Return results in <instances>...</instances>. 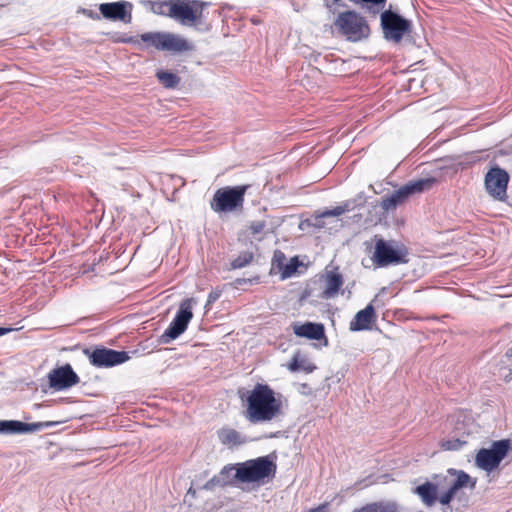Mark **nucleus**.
Here are the masks:
<instances>
[{
  "label": "nucleus",
  "mask_w": 512,
  "mask_h": 512,
  "mask_svg": "<svg viewBox=\"0 0 512 512\" xmlns=\"http://www.w3.org/2000/svg\"><path fill=\"white\" fill-rule=\"evenodd\" d=\"M245 418L250 423L270 422L281 414V401L266 384H257L247 397Z\"/></svg>",
  "instance_id": "nucleus-1"
},
{
  "label": "nucleus",
  "mask_w": 512,
  "mask_h": 512,
  "mask_svg": "<svg viewBox=\"0 0 512 512\" xmlns=\"http://www.w3.org/2000/svg\"><path fill=\"white\" fill-rule=\"evenodd\" d=\"M277 465L269 456L237 463L234 477L242 483H262L275 477Z\"/></svg>",
  "instance_id": "nucleus-2"
},
{
  "label": "nucleus",
  "mask_w": 512,
  "mask_h": 512,
  "mask_svg": "<svg viewBox=\"0 0 512 512\" xmlns=\"http://www.w3.org/2000/svg\"><path fill=\"white\" fill-rule=\"evenodd\" d=\"M207 6L208 3L199 0H174L171 9L168 10V17L183 26L203 30V11ZM204 30H208V27Z\"/></svg>",
  "instance_id": "nucleus-3"
},
{
  "label": "nucleus",
  "mask_w": 512,
  "mask_h": 512,
  "mask_svg": "<svg viewBox=\"0 0 512 512\" xmlns=\"http://www.w3.org/2000/svg\"><path fill=\"white\" fill-rule=\"evenodd\" d=\"M140 40L159 51L173 54L191 52L194 44L183 36L171 32H147L140 35Z\"/></svg>",
  "instance_id": "nucleus-4"
},
{
  "label": "nucleus",
  "mask_w": 512,
  "mask_h": 512,
  "mask_svg": "<svg viewBox=\"0 0 512 512\" xmlns=\"http://www.w3.org/2000/svg\"><path fill=\"white\" fill-rule=\"evenodd\" d=\"M334 25L346 40L358 42L366 39L370 34V28L367 21L355 11H344L339 13Z\"/></svg>",
  "instance_id": "nucleus-5"
},
{
  "label": "nucleus",
  "mask_w": 512,
  "mask_h": 512,
  "mask_svg": "<svg viewBox=\"0 0 512 512\" xmlns=\"http://www.w3.org/2000/svg\"><path fill=\"white\" fill-rule=\"evenodd\" d=\"M407 249L397 241L377 238L372 260L378 267L404 264L408 262Z\"/></svg>",
  "instance_id": "nucleus-6"
},
{
  "label": "nucleus",
  "mask_w": 512,
  "mask_h": 512,
  "mask_svg": "<svg viewBox=\"0 0 512 512\" xmlns=\"http://www.w3.org/2000/svg\"><path fill=\"white\" fill-rule=\"evenodd\" d=\"M435 182L436 179L433 177L409 181L398 190L394 191L390 196L383 198L380 206L384 211L394 210L410 196L431 189Z\"/></svg>",
  "instance_id": "nucleus-7"
},
{
  "label": "nucleus",
  "mask_w": 512,
  "mask_h": 512,
  "mask_svg": "<svg viewBox=\"0 0 512 512\" xmlns=\"http://www.w3.org/2000/svg\"><path fill=\"white\" fill-rule=\"evenodd\" d=\"M249 185L226 186L218 189L210 203L214 212H231L243 207Z\"/></svg>",
  "instance_id": "nucleus-8"
},
{
  "label": "nucleus",
  "mask_w": 512,
  "mask_h": 512,
  "mask_svg": "<svg viewBox=\"0 0 512 512\" xmlns=\"http://www.w3.org/2000/svg\"><path fill=\"white\" fill-rule=\"evenodd\" d=\"M380 21L384 39L393 43H400L412 30L411 21L391 9L381 13Z\"/></svg>",
  "instance_id": "nucleus-9"
},
{
  "label": "nucleus",
  "mask_w": 512,
  "mask_h": 512,
  "mask_svg": "<svg viewBox=\"0 0 512 512\" xmlns=\"http://www.w3.org/2000/svg\"><path fill=\"white\" fill-rule=\"evenodd\" d=\"M510 448L511 442L508 439L494 441L489 448H482L477 452L475 463L478 468L492 472L499 467Z\"/></svg>",
  "instance_id": "nucleus-10"
},
{
  "label": "nucleus",
  "mask_w": 512,
  "mask_h": 512,
  "mask_svg": "<svg viewBox=\"0 0 512 512\" xmlns=\"http://www.w3.org/2000/svg\"><path fill=\"white\" fill-rule=\"evenodd\" d=\"M84 354L88 357L91 365L97 368H111L130 359V355L126 351H117L102 346L85 349Z\"/></svg>",
  "instance_id": "nucleus-11"
},
{
  "label": "nucleus",
  "mask_w": 512,
  "mask_h": 512,
  "mask_svg": "<svg viewBox=\"0 0 512 512\" xmlns=\"http://www.w3.org/2000/svg\"><path fill=\"white\" fill-rule=\"evenodd\" d=\"M192 302V299H185L180 303L174 319L160 337L161 343L168 344L184 333L193 317Z\"/></svg>",
  "instance_id": "nucleus-12"
},
{
  "label": "nucleus",
  "mask_w": 512,
  "mask_h": 512,
  "mask_svg": "<svg viewBox=\"0 0 512 512\" xmlns=\"http://www.w3.org/2000/svg\"><path fill=\"white\" fill-rule=\"evenodd\" d=\"M509 174L496 166L485 175L484 185L487 193L495 200L504 201L507 197Z\"/></svg>",
  "instance_id": "nucleus-13"
},
{
  "label": "nucleus",
  "mask_w": 512,
  "mask_h": 512,
  "mask_svg": "<svg viewBox=\"0 0 512 512\" xmlns=\"http://www.w3.org/2000/svg\"><path fill=\"white\" fill-rule=\"evenodd\" d=\"M59 422L45 421L35 423H24L19 420H0V434L19 435L31 434L43 430L44 428L54 427Z\"/></svg>",
  "instance_id": "nucleus-14"
},
{
  "label": "nucleus",
  "mask_w": 512,
  "mask_h": 512,
  "mask_svg": "<svg viewBox=\"0 0 512 512\" xmlns=\"http://www.w3.org/2000/svg\"><path fill=\"white\" fill-rule=\"evenodd\" d=\"M132 9L133 4L124 0L99 5V11L103 18L111 21H121L125 24L132 21Z\"/></svg>",
  "instance_id": "nucleus-15"
},
{
  "label": "nucleus",
  "mask_w": 512,
  "mask_h": 512,
  "mask_svg": "<svg viewBox=\"0 0 512 512\" xmlns=\"http://www.w3.org/2000/svg\"><path fill=\"white\" fill-rule=\"evenodd\" d=\"M48 380L50 387L55 391L68 389L80 381L70 364L51 370L48 374Z\"/></svg>",
  "instance_id": "nucleus-16"
},
{
  "label": "nucleus",
  "mask_w": 512,
  "mask_h": 512,
  "mask_svg": "<svg viewBox=\"0 0 512 512\" xmlns=\"http://www.w3.org/2000/svg\"><path fill=\"white\" fill-rule=\"evenodd\" d=\"M322 281L324 287L321 298L323 299L334 298L344 283L343 276L338 271V268L326 271L325 274L322 275Z\"/></svg>",
  "instance_id": "nucleus-17"
},
{
  "label": "nucleus",
  "mask_w": 512,
  "mask_h": 512,
  "mask_svg": "<svg viewBox=\"0 0 512 512\" xmlns=\"http://www.w3.org/2000/svg\"><path fill=\"white\" fill-rule=\"evenodd\" d=\"M293 332L299 337L312 340L325 338L324 325L321 323L306 322L304 324H295L293 326Z\"/></svg>",
  "instance_id": "nucleus-18"
},
{
  "label": "nucleus",
  "mask_w": 512,
  "mask_h": 512,
  "mask_svg": "<svg viewBox=\"0 0 512 512\" xmlns=\"http://www.w3.org/2000/svg\"><path fill=\"white\" fill-rule=\"evenodd\" d=\"M375 318V310L372 304H368L364 309L358 311L350 322L351 331H363L370 329L371 323Z\"/></svg>",
  "instance_id": "nucleus-19"
},
{
  "label": "nucleus",
  "mask_w": 512,
  "mask_h": 512,
  "mask_svg": "<svg viewBox=\"0 0 512 512\" xmlns=\"http://www.w3.org/2000/svg\"><path fill=\"white\" fill-rule=\"evenodd\" d=\"M220 442L229 447L234 448L248 442V438L230 427H223L217 432Z\"/></svg>",
  "instance_id": "nucleus-20"
},
{
  "label": "nucleus",
  "mask_w": 512,
  "mask_h": 512,
  "mask_svg": "<svg viewBox=\"0 0 512 512\" xmlns=\"http://www.w3.org/2000/svg\"><path fill=\"white\" fill-rule=\"evenodd\" d=\"M448 473L451 475L450 478H445V482L447 485V492L450 493L452 497L455 496L456 492L465 487L470 481V476L464 471H457L454 469H449Z\"/></svg>",
  "instance_id": "nucleus-21"
},
{
  "label": "nucleus",
  "mask_w": 512,
  "mask_h": 512,
  "mask_svg": "<svg viewBox=\"0 0 512 512\" xmlns=\"http://www.w3.org/2000/svg\"><path fill=\"white\" fill-rule=\"evenodd\" d=\"M237 464L235 465H226L220 471V473L214 476L211 480H209L205 484L206 489H210L214 486H226L229 484H233L235 480L234 474L236 472Z\"/></svg>",
  "instance_id": "nucleus-22"
},
{
  "label": "nucleus",
  "mask_w": 512,
  "mask_h": 512,
  "mask_svg": "<svg viewBox=\"0 0 512 512\" xmlns=\"http://www.w3.org/2000/svg\"><path fill=\"white\" fill-rule=\"evenodd\" d=\"M288 369L291 372L304 371L306 373H311L316 369V366L305 356L300 353H296L289 363Z\"/></svg>",
  "instance_id": "nucleus-23"
},
{
  "label": "nucleus",
  "mask_w": 512,
  "mask_h": 512,
  "mask_svg": "<svg viewBox=\"0 0 512 512\" xmlns=\"http://www.w3.org/2000/svg\"><path fill=\"white\" fill-rule=\"evenodd\" d=\"M416 493L426 505H432L437 500V488L430 482L419 485L416 488Z\"/></svg>",
  "instance_id": "nucleus-24"
},
{
  "label": "nucleus",
  "mask_w": 512,
  "mask_h": 512,
  "mask_svg": "<svg viewBox=\"0 0 512 512\" xmlns=\"http://www.w3.org/2000/svg\"><path fill=\"white\" fill-rule=\"evenodd\" d=\"M156 77L163 87L173 89L180 83V77L172 72L160 70L156 73Z\"/></svg>",
  "instance_id": "nucleus-25"
},
{
  "label": "nucleus",
  "mask_w": 512,
  "mask_h": 512,
  "mask_svg": "<svg viewBox=\"0 0 512 512\" xmlns=\"http://www.w3.org/2000/svg\"><path fill=\"white\" fill-rule=\"evenodd\" d=\"M174 0H154L151 2L153 13L168 17V10L171 9Z\"/></svg>",
  "instance_id": "nucleus-26"
},
{
  "label": "nucleus",
  "mask_w": 512,
  "mask_h": 512,
  "mask_svg": "<svg viewBox=\"0 0 512 512\" xmlns=\"http://www.w3.org/2000/svg\"><path fill=\"white\" fill-rule=\"evenodd\" d=\"M253 253L249 251L241 252L232 262L231 269H241L249 265L253 260Z\"/></svg>",
  "instance_id": "nucleus-27"
},
{
  "label": "nucleus",
  "mask_w": 512,
  "mask_h": 512,
  "mask_svg": "<svg viewBox=\"0 0 512 512\" xmlns=\"http://www.w3.org/2000/svg\"><path fill=\"white\" fill-rule=\"evenodd\" d=\"M353 512H395V509L391 505H385L382 503H371L366 506L355 509Z\"/></svg>",
  "instance_id": "nucleus-28"
},
{
  "label": "nucleus",
  "mask_w": 512,
  "mask_h": 512,
  "mask_svg": "<svg viewBox=\"0 0 512 512\" xmlns=\"http://www.w3.org/2000/svg\"><path fill=\"white\" fill-rule=\"evenodd\" d=\"M346 211V208L343 207V206H337L333 209H330V210H325L321 215L320 217H317L315 220H316V223H314V226H317V227H322V223L320 222V219L321 218H325V217H336V216H340L342 215L344 212Z\"/></svg>",
  "instance_id": "nucleus-29"
},
{
  "label": "nucleus",
  "mask_w": 512,
  "mask_h": 512,
  "mask_svg": "<svg viewBox=\"0 0 512 512\" xmlns=\"http://www.w3.org/2000/svg\"><path fill=\"white\" fill-rule=\"evenodd\" d=\"M297 267H298L297 258L291 259L290 263L287 264L282 271L283 278L290 277L297 270Z\"/></svg>",
  "instance_id": "nucleus-30"
},
{
  "label": "nucleus",
  "mask_w": 512,
  "mask_h": 512,
  "mask_svg": "<svg viewBox=\"0 0 512 512\" xmlns=\"http://www.w3.org/2000/svg\"><path fill=\"white\" fill-rule=\"evenodd\" d=\"M464 443V441H461L459 439L447 440L442 444V446L445 450H458L462 447Z\"/></svg>",
  "instance_id": "nucleus-31"
},
{
  "label": "nucleus",
  "mask_w": 512,
  "mask_h": 512,
  "mask_svg": "<svg viewBox=\"0 0 512 512\" xmlns=\"http://www.w3.org/2000/svg\"><path fill=\"white\" fill-rule=\"evenodd\" d=\"M264 227H265V224L262 221L253 222L250 225V230L253 234H259L263 231Z\"/></svg>",
  "instance_id": "nucleus-32"
},
{
  "label": "nucleus",
  "mask_w": 512,
  "mask_h": 512,
  "mask_svg": "<svg viewBox=\"0 0 512 512\" xmlns=\"http://www.w3.org/2000/svg\"><path fill=\"white\" fill-rule=\"evenodd\" d=\"M453 498L454 497H452L450 493H448L447 491L442 493L439 497H437V499L442 505L449 504Z\"/></svg>",
  "instance_id": "nucleus-33"
},
{
  "label": "nucleus",
  "mask_w": 512,
  "mask_h": 512,
  "mask_svg": "<svg viewBox=\"0 0 512 512\" xmlns=\"http://www.w3.org/2000/svg\"><path fill=\"white\" fill-rule=\"evenodd\" d=\"M82 13L84 15H86L87 17L91 18V19H94V20H99L101 18V14H98L92 10H88V9H83L82 10Z\"/></svg>",
  "instance_id": "nucleus-34"
},
{
  "label": "nucleus",
  "mask_w": 512,
  "mask_h": 512,
  "mask_svg": "<svg viewBox=\"0 0 512 512\" xmlns=\"http://www.w3.org/2000/svg\"><path fill=\"white\" fill-rule=\"evenodd\" d=\"M219 297H220V294L218 292L209 293L206 306L214 303Z\"/></svg>",
  "instance_id": "nucleus-35"
},
{
  "label": "nucleus",
  "mask_w": 512,
  "mask_h": 512,
  "mask_svg": "<svg viewBox=\"0 0 512 512\" xmlns=\"http://www.w3.org/2000/svg\"><path fill=\"white\" fill-rule=\"evenodd\" d=\"M327 508H328L327 504H322L316 508L310 509L308 512H326Z\"/></svg>",
  "instance_id": "nucleus-36"
},
{
  "label": "nucleus",
  "mask_w": 512,
  "mask_h": 512,
  "mask_svg": "<svg viewBox=\"0 0 512 512\" xmlns=\"http://www.w3.org/2000/svg\"><path fill=\"white\" fill-rule=\"evenodd\" d=\"M123 42H124V43L134 44V45H136V44H139V43H140L139 39H138V38H136V37H129V38H127V39H123Z\"/></svg>",
  "instance_id": "nucleus-37"
},
{
  "label": "nucleus",
  "mask_w": 512,
  "mask_h": 512,
  "mask_svg": "<svg viewBox=\"0 0 512 512\" xmlns=\"http://www.w3.org/2000/svg\"><path fill=\"white\" fill-rule=\"evenodd\" d=\"M12 328L0 327V337L11 332Z\"/></svg>",
  "instance_id": "nucleus-38"
},
{
  "label": "nucleus",
  "mask_w": 512,
  "mask_h": 512,
  "mask_svg": "<svg viewBox=\"0 0 512 512\" xmlns=\"http://www.w3.org/2000/svg\"><path fill=\"white\" fill-rule=\"evenodd\" d=\"M278 255H279V256H281V257H284V255H283L281 252H276V253L274 254V257H278Z\"/></svg>",
  "instance_id": "nucleus-39"
},
{
  "label": "nucleus",
  "mask_w": 512,
  "mask_h": 512,
  "mask_svg": "<svg viewBox=\"0 0 512 512\" xmlns=\"http://www.w3.org/2000/svg\"><path fill=\"white\" fill-rule=\"evenodd\" d=\"M339 1H340V0H334V3H337V2H339Z\"/></svg>",
  "instance_id": "nucleus-40"
}]
</instances>
